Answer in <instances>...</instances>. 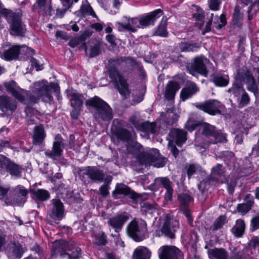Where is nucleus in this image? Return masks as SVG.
Wrapping results in <instances>:
<instances>
[{"mask_svg": "<svg viewBox=\"0 0 259 259\" xmlns=\"http://www.w3.org/2000/svg\"><path fill=\"white\" fill-rule=\"evenodd\" d=\"M4 86L7 91L20 102H24L26 100L28 104H34L40 100L50 102L53 99L52 94L54 84H49L45 80L34 82L30 88L31 92L20 88L13 80L5 82Z\"/></svg>", "mask_w": 259, "mask_h": 259, "instance_id": "obj_1", "label": "nucleus"}, {"mask_svg": "<svg viewBox=\"0 0 259 259\" xmlns=\"http://www.w3.org/2000/svg\"><path fill=\"white\" fill-rule=\"evenodd\" d=\"M121 62L131 63L132 66L136 64V61L132 58L121 57L108 61V71L110 78L117 89L119 93L125 99L129 97L131 92L126 79L121 75L117 70V67Z\"/></svg>", "mask_w": 259, "mask_h": 259, "instance_id": "obj_2", "label": "nucleus"}, {"mask_svg": "<svg viewBox=\"0 0 259 259\" xmlns=\"http://www.w3.org/2000/svg\"><path fill=\"white\" fill-rule=\"evenodd\" d=\"M85 104L94 108L93 116L98 122L109 121L113 117V111L110 106L97 96L86 101Z\"/></svg>", "mask_w": 259, "mask_h": 259, "instance_id": "obj_3", "label": "nucleus"}, {"mask_svg": "<svg viewBox=\"0 0 259 259\" xmlns=\"http://www.w3.org/2000/svg\"><path fill=\"white\" fill-rule=\"evenodd\" d=\"M126 232L135 241H142L148 237L147 223L143 220H134L127 225Z\"/></svg>", "mask_w": 259, "mask_h": 259, "instance_id": "obj_4", "label": "nucleus"}, {"mask_svg": "<svg viewBox=\"0 0 259 259\" xmlns=\"http://www.w3.org/2000/svg\"><path fill=\"white\" fill-rule=\"evenodd\" d=\"M137 158L142 164L146 165L153 163V165L156 167H163L167 160L166 158L160 156L159 151L156 149L140 152Z\"/></svg>", "mask_w": 259, "mask_h": 259, "instance_id": "obj_5", "label": "nucleus"}, {"mask_svg": "<svg viewBox=\"0 0 259 259\" xmlns=\"http://www.w3.org/2000/svg\"><path fill=\"white\" fill-rule=\"evenodd\" d=\"M52 206L48 211L46 220L51 225H57L65 216L63 203L59 199H53Z\"/></svg>", "mask_w": 259, "mask_h": 259, "instance_id": "obj_6", "label": "nucleus"}, {"mask_svg": "<svg viewBox=\"0 0 259 259\" xmlns=\"http://www.w3.org/2000/svg\"><path fill=\"white\" fill-rule=\"evenodd\" d=\"M79 176L82 178H89L94 183L102 182L105 178V174L103 170L96 166H85L79 169Z\"/></svg>", "mask_w": 259, "mask_h": 259, "instance_id": "obj_7", "label": "nucleus"}, {"mask_svg": "<svg viewBox=\"0 0 259 259\" xmlns=\"http://www.w3.org/2000/svg\"><path fill=\"white\" fill-rule=\"evenodd\" d=\"M195 106L211 115L221 114L224 106L217 100H209L203 103H195Z\"/></svg>", "mask_w": 259, "mask_h": 259, "instance_id": "obj_8", "label": "nucleus"}, {"mask_svg": "<svg viewBox=\"0 0 259 259\" xmlns=\"http://www.w3.org/2000/svg\"><path fill=\"white\" fill-rule=\"evenodd\" d=\"M210 64L209 60L204 56L196 57L189 68V72L192 75L198 73L200 75L206 77L207 76L208 71L207 66Z\"/></svg>", "mask_w": 259, "mask_h": 259, "instance_id": "obj_9", "label": "nucleus"}, {"mask_svg": "<svg viewBox=\"0 0 259 259\" xmlns=\"http://www.w3.org/2000/svg\"><path fill=\"white\" fill-rule=\"evenodd\" d=\"M17 108V102L6 95L0 96V109L7 116H10Z\"/></svg>", "mask_w": 259, "mask_h": 259, "instance_id": "obj_10", "label": "nucleus"}, {"mask_svg": "<svg viewBox=\"0 0 259 259\" xmlns=\"http://www.w3.org/2000/svg\"><path fill=\"white\" fill-rule=\"evenodd\" d=\"M178 222L177 220L171 219L168 214L166 215L161 232L165 237L170 239L175 237V232L178 228Z\"/></svg>", "mask_w": 259, "mask_h": 259, "instance_id": "obj_11", "label": "nucleus"}, {"mask_svg": "<svg viewBox=\"0 0 259 259\" xmlns=\"http://www.w3.org/2000/svg\"><path fill=\"white\" fill-rule=\"evenodd\" d=\"M159 259H179L181 251L174 246L164 245L158 251Z\"/></svg>", "mask_w": 259, "mask_h": 259, "instance_id": "obj_12", "label": "nucleus"}, {"mask_svg": "<svg viewBox=\"0 0 259 259\" xmlns=\"http://www.w3.org/2000/svg\"><path fill=\"white\" fill-rule=\"evenodd\" d=\"M74 242L72 241L69 242H65L63 241H61V248L64 251H70V253L61 252L60 255L62 257H67L68 259H79L81 257V250L78 247H73Z\"/></svg>", "mask_w": 259, "mask_h": 259, "instance_id": "obj_13", "label": "nucleus"}, {"mask_svg": "<svg viewBox=\"0 0 259 259\" xmlns=\"http://www.w3.org/2000/svg\"><path fill=\"white\" fill-rule=\"evenodd\" d=\"M156 185L161 186L166 190L164 194V199L166 201H171L173 197L174 190L172 183L167 177H158L154 180Z\"/></svg>", "mask_w": 259, "mask_h": 259, "instance_id": "obj_14", "label": "nucleus"}, {"mask_svg": "<svg viewBox=\"0 0 259 259\" xmlns=\"http://www.w3.org/2000/svg\"><path fill=\"white\" fill-rule=\"evenodd\" d=\"M116 24L119 26L118 29L121 31L122 29H126L132 32H136L137 28H141L140 25V17L132 19L124 17L122 22H118Z\"/></svg>", "mask_w": 259, "mask_h": 259, "instance_id": "obj_15", "label": "nucleus"}, {"mask_svg": "<svg viewBox=\"0 0 259 259\" xmlns=\"http://www.w3.org/2000/svg\"><path fill=\"white\" fill-rule=\"evenodd\" d=\"M26 48L29 52H31L32 54L34 53V50L28 48L26 46L23 45L20 46L16 45L5 50L1 55V58L6 61L15 60L18 58V55L20 52V48Z\"/></svg>", "mask_w": 259, "mask_h": 259, "instance_id": "obj_16", "label": "nucleus"}, {"mask_svg": "<svg viewBox=\"0 0 259 259\" xmlns=\"http://www.w3.org/2000/svg\"><path fill=\"white\" fill-rule=\"evenodd\" d=\"M187 124L188 129L189 131H193L197 126L200 125V130L201 131L202 134L208 138L213 137L217 130L214 126L208 123H203L202 124L195 123L191 124L190 121H188Z\"/></svg>", "mask_w": 259, "mask_h": 259, "instance_id": "obj_17", "label": "nucleus"}, {"mask_svg": "<svg viewBox=\"0 0 259 259\" xmlns=\"http://www.w3.org/2000/svg\"><path fill=\"white\" fill-rule=\"evenodd\" d=\"M128 219V217L125 213H123L110 218L107 223L109 226L114 229L115 232L118 233L122 230L124 224Z\"/></svg>", "mask_w": 259, "mask_h": 259, "instance_id": "obj_18", "label": "nucleus"}, {"mask_svg": "<svg viewBox=\"0 0 259 259\" xmlns=\"http://www.w3.org/2000/svg\"><path fill=\"white\" fill-rule=\"evenodd\" d=\"M160 9L156 10L147 15L140 17V25L143 28L150 25H153L154 22L162 15Z\"/></svg>", "mask_w": 259, "mask_h": 259, "instance_id": "obj_19", "label": "nucleus"}, {"mask_svg": "<svg viewBox=\"0 0 259 259\" xmlns=\"http://www.w3.org/2000/svg\"><path fill=\"white\" fill-rule=\"evenodd\" d=\"M116 194L128 196L131 199L134 200L140 197V194L135 192L128 186L123 183H118L116 184L115 189L112 193V195L114 196Z\"/></svg>", "mask_w": 259, "mask_h": 259, "instance_id": "obj_20", "label": "nucleus"}, {"mask_svg": "<svg viewBox=\"0 0 259 259\" xmlns=\"http://www.w3.org/2000/svg\"><path fill=\"white\" fill-rule=\"evenodd\" d=\"M25 249L18 242L10 245L6 250L7 256L10 259H20L22 256Z\"/></svg>", "mask_w": 259, "mask_h": 259, "instance_id": "obj_21", "label": "nucleus"}, {"mask_svg": "<svg viewBox=\"0 0 259 259\" xmlns=\"http://www.w3.org/2000/svg\"><path fill=\"white\" fill-rule=\"evenodd\" d=\"M63 149V141L62 139H58L54 142L52 150L45 151V154L47 156L56 159L62 155Z\"/></svg>", "mask_w": 259, "mask_h": 259, "instance_id": "obj_22", "label": "nucleus"}, {"mask_svg": "<svg viewBox=\"0 0 259 259\" xmlns=\"http://www.w3.org/2000/svg\"><path fill=\"white\" fill-rule=\"evenodd\" d=\"M186 132L182 130L174 128L170 131L168 136L170 141L180 146L186 142Z\"/></svg>", "mask_w": 259, "mask_h": 259, "instance_id": "obj_23", "label": "nucleus"}, {"mask_svg": "<svg viewBox=\"0 0 259 259\" xmlns=\"http://www.w3.org/2000/svg\"><path fill=\"white\" fill-rule=\"evenodd\" d=\"M92 33L93 32L91 30H86L80 36L72 38L68 43L69 46L72 48H75L82 43V47L87 51V47L85 41L92 35Z\"/></svg>", "mask_w": 259, "mask_h": 259, "instance_id": "obj_24", "label": "nucleus"}, {"mask_svg": "<svg viewBox=\"0 0 259 259\" xmlns=\"http://www.w3.org/2000/svg\"><path fill=\"white\" fill-rule=\"evenodd\" d=\"M244 91L243 84L241 83V78L240 74H238L235 77L232 87L227 90V92L237 98L240 96Z\"/></svg>", "mask_w": 259, "mask_h": 259, "instance_id": "obj_25", "label": "nucleus"}, {"mask_svg": "<svg viewBox=\"0 0 259 259\" xmlns=\"http://www.w3.org/2000/svg\"><path fill=\"white\" fill-rule=\"evenodd\" d=\"M6 170L12 177L14 179H19L22 177V173L24 168L22 165L10 160L7 166Z\"/></svg>", "mask_w": 259, "mask_h": 259, "instance_id": "obj_26", "label": "nucleus"}, {"mask_svg": "<svg viewBox=\"0 0 259 259\" xmlns=\"http://www.w3.org/2000/svg\"><path fill=\"white\" fill-rule=\"evenodd\" d=\"M151 251L145 246H139L133 252V259H150Z\"/></svg>", "mask_w": 259, "mask_h": 259, "instance_id": "obj_27", "label": "nucleus"}, {"mask_svg": "<svg viewBox=\"0 0 259 259\" xmlns=\"http://www.w3.org/2000/svg\"><path fill=\"white\" fill-rule=\"evenodd\" d=\"M199 90L196 84L194 82H190L187 87L184 88L181 92V98L184 101L192 97Z\"/></svg>", "mask_w": 259, "mask_h": 259, "instance_id": "obj_28", "label": "nucleus"}, {"mask_svg": "<svg viewBox=\"0 0 259 259\" xmlns=\"http://www.w3.org/2000/svg\"><path fill=\"white\" fill-rule=\"evenodd\" d=\"M225 168L221 164H217L211 169L210 179L213 181H218L219 178L225 175Z\"/></svg>", "mask_w": 259, "mask_h": 259, "instance_id": "obj_29", "label": "nucleus"}, {"mask_svg": "<svg viewBox=\"0 0 259 259\" xmlns=\"http://www.w3.org/2000/svg\"><path fill=\"white\" fill-rule=\"evenodd\" d=\"M35 6L46 14L49 16L52 15L53 10L52 7V0H36L34 7Z\"/></svg>", "mask_w": 259, "mask_h": 259, "instance_id": "obj_30", "label": "nucleus"}, {"mask_svg": "<svg viewBox=\"0 0 259 259\" xmlns=\"http://www.w3.org/2000/svg\"><path fill=\"white\" fill-rule=\"evenodd\" d=\"M180 88V84L176 81H169L166 87L165 97L167 100L174 99L176 93Z\"/></svg>", "mask_w": 259, "mask_h": 259, "instance_id": "obj_31", "label": "nucleus"}, {"mask_svg": "<svg viewBox=\"0 0 259 259\" xmlns=\"http://www.w3.org/2000/svg\"><path fill=\"white\" fill-rule=\"evenodd\" d=\"M210 259H228V254L223 248H214L207 251Z\"/></svg>", "mask_w": 259, "mask_h": 259, "instance_id": "obj_32", "label": "nucleus"}, {"mask_svg": "<svg viewBox=\"0 0 259 259\" xmlns=\"http://www.w3.org/2000/svg\"><path fill=\"white\" fill-rule=\"evenodd\" d=\"M16 191L18 192L19 195H17L15 197V201L13 204L17 205H21L23 204L26 201V196L28 194V191L22 186H18L16 188Z\"/></svg>", "mask_w": 259, "mask_h": 259, "instance_id": "obj_33", "label": "nucleus"}, {"mask_svg": "<svg viewBox=\"0 0 259 259\" xmlns=\"http://www.w3.org/2000/svg\"><path fill=\"white\" fill-rule=\"evenodd\" d=\"M246 225L242 219H238L235 222V225L231 229V232L237 237H240L244 233Z\"/></svg>", "mask_w": 259, "mask_h": 259, "instance_id": "obj_34", "label": "nucleus"}, {"mask_svg": "<svg viewBox=\"0 0 259 259\" xmlns=\"http://www.w3.org/2000/svg\"><path fill=\"white\" fill-rule=\"evenodd\" d=\"M245 81L247 84V89L253 93L255 95L258 94V90L255 79L249 72L245 73Z\"/></svg>", "mask_w": 259, "mask_h": 259, "instance_id": "obj_35", "label": "nucleus"}, {"mask_svg": "<svg viewBox=\"0 0 259 259\" xmlns=\"http://www.w3.org/2000/svg\"><path fill=\"white\" fill-rule=\"evenodd\" d=\"M178 200L180 209H186L189 208L190 203L193 201V198L189 194L182 193L178 195Z\"/></svg>", "mask_w": 259, "mask_h": 259, "instance_id": "obj_36", "label": "nucleus"}, {"mask_svg": "<svg viewBox=\"0 0 259 259\" xmlns=\"http://www.w3.org/2000/svg\"><path fill=\"white\" fill-rule=\"evenodd\" d=\"M212 81L215 85L220 87L227 86L229 82V77L228 75L224 74H214Z\"/></svg>", "mask_w": 259, "mask_h": 259, "instance_id": "obj_37", "label": "nucleus"}, {"mask_svg": "<svg viewBox=\"0 0 259 259\" xmlns=\"http://www.w3.org/2000/svg\"><path fill=\"white\" fill-rule=\"evenodd\" d=\"M45 138L44 130L41 125L37 126L35 127L33 135V144L40 145L43 142Z\"/></svg>", "mask_w": 259, "mask_h": 259, "instance_id": "obj_38", "label": "nucleus"}, {"mask_svg": "<svg viewBox=\"0 0 259 259\" xmlns=\"http://www.w3.org/2000/svg\"><path fill=\"white\" fill-rule=\"evenodd\" d=\"M196 8V13L193 14L192 16L195 19L196 24L201 28L204 24V13L202 9L196 5H193Z\"/></svg>", "mask_w": 259, "mask_h": 259, "instance_id": "obj_39", "label": "nucleus"}, {"mask_svg": "<svg viewBox=\"0 0 259 259\" xmlns=\"http://www.w3.org/2000/svg\"><path fill=\"white\" fill-rule=\"evenodd\" d=\"M71 105L74 109L79 108L83 104L82 96L78 94L71 93L68 95Z\"/></svg>", "mask_w": 259, "mask_h": 259, "instance_id": "obj_40", "label": "nucleus"}, {"mask_svg": "<svg viewBox=\"0 0 259 259\" xmlns=\"http://www.w3.org/2000/svg\"><path fill=\"white\" fill-rule=\"evenodd\" d=\"M77 16L81 17L87 15H91L94 18H98L92 7L89 5H82L80 10L75 13Z\"/></svg>", "mask_w": 259, "mask_h": 259, "instance_id": "obj_41", "label": "nucleus"}, {"mask_svg": "<svg viewBox=\"0 0 259 259\" xmlns=\"http://www.w3.org/2000/svg\"><path fill=\"white\" fill-rule=\"evenodd\" d=\"M156 124L155 122L147 121L141 123L138 130L148 134H155L156 132Z\"/></svg>", "mask_w": 259, "mask_h": 259, "instance_id": "obj_42", "label": "nucleus"}, {"mask_svg": "<svg viewBox=\"0 0 259 259\" xmlns=\"http://www.w3.org/2000/svg\"><path fill=\"white\" fill-rule=\"evenodd\" d=\"M117 139L126 142H128L132 138L131 133L127 130L123 128L117 130L116 132Z\"/></svg>", "mask_w": 259, "mask_h": 259, "instance_id": "obj_43", "label": "nucleus"}, {"mask_svg": "<svg viewBox=\"0 0 259 259\" xmlns=\"http://www.w3.org/2000/svg\"><path fill=\"white\" fill-rule=\"evenodd\" d=\"M253 203V199H249L245 203L238 204L237 209L242 215H244L251 209Z\"/></svg>", "mask_w": 259, "mask_h": 259, "instance_id": "obj_44", "label": "nucleus"}, {"mask_svg": "<svg viewBox=\"0 0 259 259\" xmlns=\"http://www.w3.org/2000/svg\"><path fill=\"white\" fill-rule=\"evenodd\" d=\"M240 8L238 6H236L234 8L233 15V24L238 27L241 26V20L242 19V14L240 13Z\"/></svg>", "mask_w": 259, "mask_h": 259, "instance_id": "obj_45", "label": "nucleus"}, {"mask_svg": "<svg viewBox=\"0 0 259 259\" xmlns=\"http://www.w3.org/2000/svg\"><path fill=\"white\" fill-rule=\"evenodd\" d=\"M166 22L167 19L166 17H163L157 30L155 32V34L157 35L162 37L167 36V32L166 29Z\"/></svg>", "mask_w": 259, "mask_h": 259, "instance_id": "obj_46", "label": "nucleus"}, {"mask_svg": "<svg viewBox=\"0 0 259 259\" xmlns=\"http://www.w3.org/2000/svg\"><path fill=\"white\" fill-rule=\"evenodd\" d=\"M33 194L36 198L40 201H46L50 197V194L47 190L38 189L33 191Z\"/></svg>", "mask_w": 259, "mask_h": 259, "instance_id": "obj_47", "label": "nucleus"}, {"mask_svg": "<svg viewBox=\"0 0 259 259\" xmlns=\"http://www.w3.org/2000/svg\"><path fill=\"white\" fill-rule=\"evenodd\" d=\"M212 138L214 139L213 141L211 142L212 144L226 142L227 141L226 134L223 133L221 130H216Z\"/></svg>", "mask_w": 259, "mask_h": 259, "instance_id": "obj_48", "label": "nucleus"}, {"mask_svg": "<svg viewBox=\"0 0 259 259\" xmlns=\"http://www.w3.org/2000/svg\"><path fill=\"white\" fill-rule=\"evenodd\" d=\"M165 121L168 124H173L178 119V116L173 112L172 109H168L166 111Z\"/></svg>", "mask_w": 259, "mask_h": 259, "instance_id": "obj_49", "label": "nucleus"}, {"mask_svg": "<svg viewBox=\"0 0 259 259\" xmlns=\"http://www.w3.org/2000/svg\"><path fill=\"white\" fill-rule=\"evenodd\" d=\"M180 49L182 52L196 51L198 47L194 44L182 42L180 44Z\"/></svg>", "mask_w": 259, "mask_h": 259, "instance_id": "obj_50", "label": "nucleus"}, {"mask_svg": "<svg viewBox=\"0 0 259 259\" xmlns=\"http://www.w3.org/2000/svg\"><path fill=\"white\" fill-rule=\"evenodd\" d=\"M224 161L226 164L229 166H232L234 162L235 157L234 154L230 151H226L224 153Z\"/></svg>", "mask_w": 259, "mask_h": 259, "instance_id": "obj_51", "label": "nucleus"}, {"mask_svg": "<svg viewBox=\"0 0 259 259\" xmlns=\"http://www.w3.org/2000/svg\"><path fill=\"white\" fill-rule=\"evenodd\" d=\"M240 96H241L240 98V97L237 98L239 105L240 106H244L247 105L250 101V99L247 93L244 91Z\"/></svg>", "mask_w": 259, "mask_h": 259, "instance_id": "obj_52", "label": "nucleus"}, {"mask_svg": "<svg viewBox=\"0 0 259 259\" xmlns=\"http://www.w3.org/2000/svg\"><path fill=\"white\" fill-rule=\"evenodd\" d=\"M201 167L197 164H190L187 168V175L189 179L195 174L197 171L200 170Z\"/></svg>", "mask_w": 259, "mask_h": 259, "instance_id": "obj_53", "label": "nucleus"}, {"mask_svg": "<svg viewBox=\"0 0 259 259\" xmlns=\"http://www.w3.org/2000/svg\"><path fill=\"white\" fill-rule=\"evenodd\" d=\"M226 217L225 215H221L213 223L214 229L217 230L221 228L226 223Z\"/></svg>", "mask_w": 259, "mask_h": 259, "instance_id": "obj_54", "label": "nucleus"}, {"mask_svg": "<svg viewBox=\"0 0 259 259\" xmlns=\"http://www.w3.org/2000/svg\"><path fill=\"white\" fill-rule=\"evenodd\" d=\"M101 53V45L99 43L96 44L91 48L90 57L91 58L98 56Z\"/></svg>", "mask_w": 259, "mask_h": 259, "instance_id": "obj_55", "label": "nucleus"}, {"mask_svg": "<svg viewBox=\"0 0 259 259\" xmlns=\"http://www.w3.org/2000/svg\"><path fill=\"white\" fill-rule=\"evenodd\" d=\"M221 4V0H208L209 8L212 11L219 10Z\"/></svg>", "mask_w": 259, "mask_h": 259, "instance_id": "obj_56", "label": "nucleus"}, {"mask_svg": "<svg viewBox=\"0 0 259 259\" xmlns=\"http://www.w3.org/2000/svg\"><path fill=\"white\" fill-rule=\"evenodd\" d=\"M259 229V214L256 216L252 218L251 220V231H254Z\"/></svg>", "mask_w": 259, "mask_h": 259, "instance_id": "obj_57", "label": "nucleus"}, {"mask_svg": "<svg viewBox=\"0 0 259 259\" xmlns=\"http://www.w3.org/2000/svg\"><path fill=\"white\" fill-rule=\"evenodd\" d=\"M97 243L100 245H105L107 243L106 236L105 233L96 236Z\"/></svg>", "mask_w": 259, "mask_h": 259, "instance_id": "obj_58", "label": "nucleus"}, {"mask_svg": "<svg viewBox=\"0 0 259 259\" xmlns=\"http://www.w3.org/2000/svg\"><path fill=\"white\" fill-rule=\"evenodd\" d=\"M248 247L255 248L259 246V237H253L248 243Z\"/></svg>", "mask_w": 259, "mask_h": 259, "instance_id": "obj_59", "label": "nucleus"}, {"mask_svg": "<svg viewBox=\"0 0 259 259\" xmlns=\"http://www.w3.org/2000/svg\"><path fill=\"white\" fill-rule=\"evenodd\" d=\"M10 159L6 156L0 154V168H7Z\"/></svg>", "mask_w": 259, "mask_h": 259, "instance_id": "obj_60", "label": "nucleus"}, {"mask_svg": "<svg viewBox=\"0 0 259 259\" xmlns=\"http://www.w3.org/2000/svg\"><path fill=\"white\" fill-rule=\"evenodd\" d=\"M130 121L134 125V126L137 129L139 130L141 123L140 122V121L136 115H133L130 117Z\"/></svg>", "mask_w": 259, "mask_h": 259, "instance_id": "obj_61", "label": "nucleus"}, {"mask_svg": "<svg viewBox=\"0 0 259 259\" xmlns=\"http://www.w3.org/2000/svg\"><path fill=\"white\" fill-rule=\"evenodd\" d=\"M109 186L107 184L102 185L99 189L100 193L104 197H107L109 195Z\"/></svg>", "mask_w": 259, "mask_h": 259, "instance_id": "obj_62", "label": "nucleus"}, {"mask_svg": "<svg viewBox=\"0 0 259 259\" xmlns=\"http://www.w3.org/2000/svg\"><path fill=\"white\" fill-rule=\"evenodd\" d=\"M30 63L32 67H35L36 71L41 70L43 69L42 65H39L38 63L37 60L34 58H31Z\"/></svg>", "mask_w": 259, "mask_h": 259, "instance_id": "obj_63", "label": "nucleus"}, {"mask_svg": "<svg viewBox=\"0 0 259 259\" xmlns=\"http://www.w3.org/2000/svg\"><path fill=\"white\" fill-rule=\"evenodd\" d=\"M250 155L253 157L259 156V141L257 145H254L252 148V152L250 154Z\"/></svg>", "mask_w": 259, "mask_h": 259, "instance_id": "obj_64", "label": "nucleus"}]
</instances>
